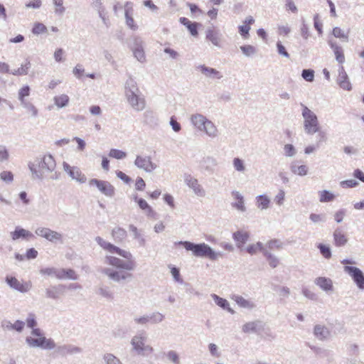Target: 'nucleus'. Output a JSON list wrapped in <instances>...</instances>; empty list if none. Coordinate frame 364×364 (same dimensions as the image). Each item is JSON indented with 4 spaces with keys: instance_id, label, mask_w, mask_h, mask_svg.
I'll return each mask as SVG.
<instances>
[{
    "instance_id": "35",
    "label": "nucleus",
    "mask_w": 364,
    "mask_h": 364,
    "mask_svg": "<svg viewBox=\"0 0 364 364\" xmlns=\"http://www.w3.org/2000/svg\"><path fill=\"white\" fill-rule=\"evenodd\" d=\"M270 200L265 196H259L257 198V207L261 209H266L269 207Z\"/></svg>"
},
{
    "instance_id": "62",
    "label": "nucleus",
    "mask_w": 364,
    "mask_h": 364,
    "mask_svg": "<svg viewBox=\"0 0 364 364\" xmlns=\"http://www.w3.org/2000/svg\"><path fill=\"white\" fill-rule=\"evenodd\" d=\"M25 326V323L21 321H16L11 326V328L17 331H21Z\"/></svg>"
},
{
    "instance_id": "8",
    "label": "nucleus",
    "mask_w": 364,
    "mask_h": 364,
    "mask_svg": "<svg viewBox=\"0 0 364 364\" xmlns=\"http://www.w3.org/2000/svg\"><path fill=\"white\" fill-rule=\"evenodd\" d=\"M6 282L11 288L21 292H26L31 287V284L30 282H24L11 276H7L6 277Z\"/></svg>"
},
{
    "instance_id": "7",
    "label": "nucleus",
    "mask_w": 364,
    "mask_h": 364,
    "mask_svg": "<svg viewBox=\"0 0 364 364\" xmlns=\"http://www.w3.org/2000/svg\"><path fill=\"white\" fill-rule=\"evenodd\" d=\"M90 186H96L98 190L107 196H112L114 193V188L107 181L93 178L90 180Z\"/></svg>"
},
{
    "instance_id": "49",
    "label": "nucleus",
    "mask_w": 364,
    "mask_h": 364,
    "mask_svg": "<svg viewBox=\"0 0 364 364\" xmlns=\"http://www.w3.org/2000/svg\"><path fill=\"white\" fill-rule=\"evenodd\" d=\"M30 68V63H26L25 65H22L21 68H18L14 74L15 75H26L28 73V69Z\"/></svg>"
},
{
    "instance_id": "22",
    "label": "nucleus",
    "mask_w": 364,
    "mask_h": 364,
    "mask_svg": "<svg viewBox=\"0 0 364 364\" xmlns=\"http://www.w3.org/2000/svg\"><path fill=\"white\" fill-rule=\"evenodd\" d=\"M58 279H72L75 280L77 279V275L75 272L72 269H59L58 272Z\"/></svg>"
},
{
    "instance_id": "53",
    "label": "nucleus",
    "mask_w": 364,
    "mask_h": 364,
    "mask_svg": "<svg viewBox=\"0 0 364 364\" xmlns=\"http://www.w3.org/2000/svg\"><path fill=\"white\" fill-rule=\"evenodd\" d=\"M1 178L6 182H11L14 179V176L11 171H3L0 174Z\"/></svg>"
},
{
    "instance_id": "10",
    "label": "nucleus",
    "mask_w": 364,
    "mask_h": 364,
    "mask_svg": "<svg viewBox=\"0 0 364 364\" xmlns=\"http://www.w3.org/2000/svg\"><path fill=\"white\" fill-rule=\"evenodd\" d=\"M144 341V337L141 336H136L132 338V344L134 348L139 353H144V352L151 353L153 351V348L149 346H145Z\"/></svg>"
},
{
    "instance_id": "25",
    "label": "nucleus",
    "mask_w": 364,
    "mask_h": 364,
    "mask_svg": "<svg viewBox=\"0 0 364 364\" xmlns=\"http://www.w3.org/2000/svg\"><path fill=\"white\" fill-rule=\"evenodd\" d=\"M232 195L234 199L236 200L233 204V206L240 211H245V207L244 205L243 197L237 191H233Z\"/></svg>"
},
{
    "instance_id": "28",
    "label": "nucleus",
    "mask_w": 364,
    "mask_h": 364,
    "mask_svg": "<svg viewBox=\"0 0 364 364\" xmlns=\"http://www.w3.org/2000/svg\"><path fill=\"white\" fill-rule=\"evenodd\" d=\"M198 69L200 72L204 74L207 77H216L218 78L220 77V73L218 70L214 68H208L205 65H200L198 67Z\"/></svg>"
},
{
    "instance_id": "46",
    "label": "nucleus",
    "mask_w": 364,
    "mask_h": 364,
    "mask_svg": "<svg viewBox=\"0 0 364 364\" xmlns=\"http://www.w3.org/2000/svg\"><path fill=\"white\" fill-rule=\"evenodd\" d=\"M134 55L139 61L143 62L145 60V54L142 48L138 47L134 49Z\"/></svg>"
},
{
    "instance_id": "61",
    "label": "nucleus",
    "mask_w": 364,
    "mask_h": 364,
    "mask_svg": "<svg viewBox=\"0 0 364 364\" xmlns=\"http://www.w3.org/2000/svg\"><path fill=\"white\" fill-rule=\"evenodd\" d=\"M285 154L287 156H292L295 154V149L293 145L291 144H286L284 147Z\"/></svg>"
},
{
    "instance_id": "57",
    "label": "nucleus",
    "mask_w": 364,
    "mask_h": 364,
    "mask_svg": "<svg viewBox=\"0 0 364 364\" xmlns=\"http://www.w3.org/2000/svg\"><path fill=\"white\" fill-rule=\"evenodd\" d=\"M107 364H122L120 360L112 354L105 356Z\"/></svg>"
},
{
    "instance_id": "48",
    "label": "nucleus",
    "mask_w": 364,
    "mask_h": 364,
    "mask_svg": "<svg viewBox=\"0 0 364 364\" xmlns=\"http://www.w3.org/2000/svg\"><path fill=\"white\" fill-rule=\"evenodd\" d=\"M327 330L324 326H316L314 328V333L316 336H319L321 338L325 337Z\"/></svg>"
},
{
    "instance_id": "34",
    "label": "nucleus",
    "mask_w": 364,
    "mask_h": 364,
    "mask_svg": "<svg viewBox=\"0 0 364 364\" xmlns=\"http://www.w3.org/2000/svg\"><path fill=\"white\" fill-rule=\"evenodd\" d=\"M213 297L215 303L217 304V305H218L219 306H220L225 309H227L228 311H229L231 313H233V311L230 308V304L226 299H223L215 294H214L213 296Z\"/></svg>"
},
{
    "instance_id": "15",
    "label": "nucleus",
    "mask_w": 364,
    "mask_h": 364,
    "mask_svg": "<svg viewBox=\"0 0 364 364\" xmlns=\"http://www.w3.org/2000/svg\"><path fill=\"white\" fill-rule=\"evenodd\" d=\"M338 83L339 86L346 90H350L352 87L350 81L348 80V77L347 73L344 70L343 67L342 66L338 77Z\"/></svg>"
},
{
    "instance_id": "3",
    "label": "nucleus",
    "mask_w": 364,
    "mask_h": 364,
    "mask_svg": "<svg viewBox=\"0 0 364 364\" xmlns=\"http://www.w3.org/2000/svg\"><path fill=\"white\" fill-rule=\"evenodd\" d=\"M139 94L136 82L132 78L129 79L125 85V96L130 105L137 111L144 109L146 106L144 98Z\"/></svg>"
},
{
    "instance_id": "36",
    "label": "nucleus",
    "mask_w": 364,
    "mask_h": 364,
    "mask_svg": "<svg viewBox=\"0 0 364 364\" xmlns=\"http://www.w3.org/2000/svg\"><path fill=\"white\" fill-rule=\"evenodd\" d=\"M235 302L241 307L251 309L254 306V304L248 300H246L241 296H236L235 297Z\"/></svg>"
},
{
    "instance_id": "23",
    "label": "nucleus",
    "mask_w": 364,
    "mask_h": 364,
    "mask_svg": "<svg viewBox=\"0 0 364 364\" xmlns=\"http://www.w3.org/2000/svg\"><path fill=\"white\" fill-rule=\"evenodd\" d=\"M53 102L55 105L58 108H63L67 107L70 102V97L66 94H61L56 95L53 97Z\"/></svg>"
},
{
    "instance_id": "39",
    "label": "nucleus",
    "mask_w": 364,
    "mask_h": 364,
    "mask_svg": "<svg viewBox=\"0 0 364 364\" xmlns=\"http://www.w3.org/2000/svg\"><path fill=\"white\" fill-rule=\"evenodd\" d=\"M319 200L321 203L330 202L334 200L335 196L328 191H322L319 193Z\"/></svg>"
},
{
    "instance_id": "12",
    "label": "nucleus",
    "mask_w": 364,
    "mask_h": 364,
    "mask_svg": "<svg viewBox=\"0 0 364 364\" xmlns=\"http://www.w3.org/2000/svg\"><path fill=\"white\" fill-rule=\"evenodd\" d=\"M134 164L138 168L144 169L146 171L149 172L153 171L156 168V165L152 163L150 157L137 156Z\"/></svg>"
},
{
    "instance_id": "6",
    "label": "nucleus",
    "mask_w": 364,
    "mask_h": 364,
    "mask_svg": "<svg viewBox=\"0 0 364 364\" xmlns=\"http://www.w3.org/2000/svg\"><path fill=\"white\" fill-rule=\"evenodd\" d=\"M344 271L347 272L353 279L358 288L364 289V274L358 267L345 266Z\"/></svg>"
},
{
    "instance_id": "60",
    "label": "nucleus",
    "mask_w": 364,
    "mask_h": 364,
    "mask_svg": "<svg viewBox=\"0 0 364 364\" xmlns=\"http://www.w3.org/2000/svg\"><path fill=\"white\" fill-rule=\"evenodd\" d=\"M146 186L145 181L142 178H137L135 183V188L137 191H143Z\"/></svg>"
},
{
    "instance_id": "1",
    "label": "nucleus",
    "mask_w": 364,
    "mask_h": 364,
    "mask_svg": "<svg viewBox=\"0 0 364 364\" xmlns=\"http://www.w3.org/2000/svg\"><path fill=\"white\" fill-rule=\"evenodd\" d=\"M97 242L105 250L111 253H117L122 257L127 259L126 262L122 261L119 258L113 256H107L105 257V262L111 266L115 267L119 269L126 270H133L135 267V262L132 259V254L126 250H122L114 245L106 242L102 237H97L96 238Z\"/></svg>"
},
{
    "instance_id": "32",
    "label": "nucleus",
    "mask_w": 364,
    "mask_h": 364,
    "mask_svg": "<svg viewBox=\"0 0 364 364\" xmlns=\"http://www.w3.org/2000/svg\"><path fill=\"white\" fill-rule=\"evenodd\" d=\"M262 251L264 252L263 245L259 242H257L256 244L250 245L246 248V252L251 255Z\"/></svg>"
},
{
    "instance_id": "47",
    "label": "nucleus",
    "mask_w": 364,
    "mask_h": 364,
    "mask_svg": "<svg viewBox=\"0 0 364 364\" xmlns=\"http://www.w3.org/2000/svg\"><path fill=\"white\" fill-rule=\"evenodd\" d=\"M30 94V88L26 85L21 87L18 92V98L21 102L24 101V97L28 96Z\"/></svg>"
},
{
    "instance_id": "14",
    "label": "nucleus",
    "mask_w": 364,
    "mask_h": 364,
    "mask_svg": "<svg viewBox=\"0 0 364 364\" xmlns=\"http://www.w3.org/2000/svg\"><path fill=\"white\" fill-rule=\"evenodd\" d=\"M64 168L65 171H67L73 178L77 180L80 183H84L86 181L85 176L80 171V170L78 168L72 167L68 164H65Z\"/></svg>"
},
{
    "instance_id": "50",
    "label": "nucleus",
    "mask_w": 364,
    "mask_h": 364,
    "mask_svg": "<svg viewBox=\"0 0 364 364\" xmlns=\"http://www.w3.org/2000/svg\"><path fill=\"white\" fill-rule=\"evenodd\" d=\"M302 77L306 81L312 82L314 78V72L312 70H304L302 72Z\"/></svg>"
},
{
    "instance_id": "63",
    "label": "nucleus",
    "mask_w": 364,
    "mask_h": 364,
    "mask_svg": "<svg viewBox=\"0 0 364 364\" xmlns=\"http://www.w3.org/2000/svg\"><path fill=\"white\" fill-rule=\"evenodd\" d=\"M286 8L292 13L297 12V8L292 0H287Z\"/></svg>"
},
{
    "instance_id": "44",
    "label": "nucleus",
    "mask_w": 364,
    "mask_h": 364,
    "mask_svg": "<svg viewBox=\"0 0 364 364\" xmlns=\"http://www.w3.org/2000/svg\"><path fill=\"white\" fill-rule=\"evenodd\" d=\"M318 248L320 250L321 255L326 259H330L331 257V252L330 248L323 244H318Z\"/></svg>"
},
{
    "instance_id": "17",
    "label": "nucleus",
    "mask_w": 364,
    "mask_h": 364,
    "mask_svg": "<svg viewBox=\"0 0 364 364\" xmlns=\"http://www.w3.org/2000/svg\"><path fill=\"white\" fill-rule=\"evenodd\" d=\"M103 272L107 274L110 279L115 281H120L122 279H126L127 278L132 276L131 274L124 273L123 272L113 271L109 269H105Z\"/></svg>"
},
{
    "instance_id": "55",
    "label": "nucleus",
    "mask_w": 364,
    "mask_h": 364,
    "mask_svg": "<svg viewBox=\"0 0 364 364\" xmlns=\"http://www.w3.org/2000/svg\"><path fill=\"white\" fill-rule=\"evenodd\" d=\"M277 48L278 53L280 55H282L286 58H289V53L287 51L285 47L282 45V43L280 41L277 42Z\"/></svg>"
},
{
    "instance_id": "41",
    "label": "nucleus",
    "mask_w": 364,
    "mask_h": 364,
    "mask_svg": "<svg viewBox=\"0 0 364 364\" xmlns=\"http://www.w3.org/2000/svg\"><path fill=\"white\" fill-rule=\"evenodd\" d=\"M332 33H333V35L336 38H342V39H345L346 41H348V33H346L341 28H339V27L333 28Z\"/></svg>"
},
{
    "instance_id": "26",
    "label": "nucleus",
    "mask_w": 364,
    "mask_h": 364,
    "mask_svg": "<svg viewBox=\"0 0 364 364\" xmlns=\"http://www.w3.org/2000/svg\"><path fill=\"white\" fill-rule=\"evenodd\" d=\"M112 235L116 242H122L127 237V232L124 229L117 227L112 230Z\"/></svg>"
},
{
    "instance_id": "4",
    "label": "nucleus",
    "mask_w": 364,
    "mask_h": 364,
    "mask_svg": "<svg viewBox=\"0 0 364 364\" xmlns=\"http://www.w3.org/2000/svg\"><path fill=\"white\" fill-rule=\"evenodd\" d=\"M31 335L32 336L27 337L26 339L30 346L49 350L55 347V342L50 338H46L40 328H33Z\"/></svg>"
},
{
    "instance_id": "13",
    "label": "nucleus",
    "mask_w": 364,
    "mask_h": 364,
    "mask_svg": "<svg viewBox=\"0 0 364 364\" xmlns=\"http://www.w3.org/2000/svg\"><path fill=\"white\" fill-rule=\"evenodd\" d=\"M134 199L135 202L137 203L139 208L145 212L147 217L151 218H156V213L144 199L138 198L137 196H135Z\"/></svg>"
},
{
    "instance_id": "43",
    "label": "nucleus",
    "mask_w": 364,
    "mask_h": 364,
    "mask_svg": "<svg viewBox=\"0 0 364 364\" xmlns=\"http://www.w3.org/2000/svg\"><path fill=\"white\" fill-rule=\"evenodd\" d=\"M264 255L266 257L268 262H269V264L273 267V268H275L276 267H277V265L279 264V259L273 256L272 255L268 253L266 251H264Z\"/></svg>"
},
{
    "instance_id": "45",
    "label": "nucleus",
    "mask_w": 364,
    "mask_h": 364,
    "mask_svg": "<svg viewBox=\"0 0 364 364\" xmlns=\"http://www.w3.org/2000/svg\"><path fill=\"white\" fill-rule=\"evenodd\" d=\"M59 272V269H55L53 267H47L42 269L41 270V273L44 275L48 276H54L55 278L58 279V272Z\"/></svg>"
},
{
    "instance_id": "2",
    "label": "nucleus",
    "mask_w": 364,
    "mask_h": 364,
    "mask_svg": "<svg viewBox=\"0 0 364 364\" xmlns=\"http://www.w3.org/2000/svg\"><path fill=\"white\" fill-rule=\"evenodd\" d=\"M304 117V127L308 134L318 133V143L325 141L326 139V133L320 131V125L316 115L307 107L304 106L302 109Z\"/></svg>"
},
{
    "instance_id": "31",
    "label": "nucleus",
    "mask_w": 364,
    "mask_h": 364,
    "mask_svg": "<svg viewBox=\"0 0 364 364\" xmlns=\"http://www.w3.org/2000/svg\"><path fill=\"white\" fill-rule=\"evenodd\" d=\"M291 170L294 174L303 176H306L308 173V167L306 165H292Z\"/></svg>"
},
{
    "instance_id": "30",
    "label": "nucleus",
    "mask_w": 364,
    "mask_h": 364,
    "mask_svg": "<svg viewBox=\"0 0 364 364\" xmlns=\"http://www.w3.org/2000/svg\"><path fill=\"white\" fill-rule=\"evenodd\" d=\"M206 38L211 41L215 46H218L220 43V38L218 33L214 30L209 29L207 31Z\"/></svg>"
},
{
    "instance_id": "5",
    "label": "nucleus",
    "mask_w": 364,
    "mask_h": 364,
    "mask_svg": "<svg viewBox=\"0 0 364 364\" xmlns=\"http://www.w3.org/2000/svg\"><path fill=\"white\" fill-rule=\"evenodd\" d=\"M186 250L192 251L193 255L196 257H207L210 259H215L217 256L213 250L206 244H193L191 242L185 241L181 242Z\"/></svg>"
},
{
    "instance_id": "37",
    "label": "nucleus",
    "mask_w": 364,
    "mask_h": 364,
    "mask_svg": "<svg viewBox=\"0 0 364 364\" xmlns=\"http://www.w3.org/2000/svg\"><path fill=\"white\" fill-rule=\"evenodd\" d=\"M202 130H204L208 135L215 136L217 132V129L215 125L209 120H207L205 124L203 127Z\"/></svg>"
},
{
    "instance_id": "9",
    "label": "nucleus",
    "mask_w": 364,
    "mask_h": 364,
    "mask_svg": "<svg viewBox=\"0 0 364 364\" xmlns=\"http://www.w3.org/2000/svg\"><path fill=\"white\" fill-rule=\"evenodd\" d=\"M36 233L42 237L50 242H56L60 240L62 238L61 235L47 228H39L36 230Z\"/></svg>"
},
{
    "instance_id": "33",
    "label": "nucleus",
    "mask_w": 364,
    "mask_h": 364,
    "mask_svg": "<svg viewBox=\"0 0 364 364\" xmlns=\"http://www.w3.org/2000/svg\"><path fill=\"white\" fill-rule=\"evenodd\" d=\"M316 284L325 290H329L332 287L331 281L325 277H318L316 279Z\"/></svg>"
},
{
    "instance_id": "52",
    "label": "nucleus",
    "mask_w": 364,
    "mask_h": 364,
    "mask_svg": "<svg viewBox=\"0 0 364 364\" xmlns=\"http://www.w3.org/2000/svg\"><path fill=\"white\" fill-rule=\"evenodd\" d=\"M26 324L28 328H36L37 322L36 321L35 316L33 314H30L29 316L26 319Z\"/></svg>"
},
{
    "instance_id": "38",
    "label": "nucleus",
    "mask_w": 364,
    "mask_h": 364,
    "mask_svg": "<svg viewBox=\"0 0 364 364\" xmlns=\"http://www.w3.org/2000/svg\"><path fill=\"white\" fill-rule=\"evenodd\" d=\"M47 27L42 23L36 22L33 24L32 33L35 35H39L47 32Z\"/></svg>"
},
{
    "instance_id": "11",
    "label": "nucleus",
    "mask_w": 364,
    "mask_h": 364,
    "mask_svg": "<svg viewBox=\"0 0 364 364\" xmlns=\"http://www.w3.org/2000/svg\"><path fill=\"white\" fill-rule=\"evenodd\" d=\"M124 10L126 23L127 26L130 29L136 31L138 28V26L135 23L134 18L132 16L133 13L132 3L129 1L126 2L124 4Z\"/></svg>"
},
{
    "instance_id": "29",
    "label": "nucleus",
    "mask_w": 364,
    "mask_h": 364,
    "mask_svg": "<svg viewBox=\"0 0 364 364\" xmlns=\"http://www.w3.org/2000/svg\"><path fill=\"white\" fill-rule=\"evenodd\" d=\"M331 47L333 49L337 61L339 63L343 64L345 61V56L341 48L333 43L331 44Z\"/></svg>"
},
{
    "instance_id": "20",
    "label": "nucleus",
    "mask_w": 364,
    "mask_h": 364,
    "mask_svg": "<svg viewBox=\"0 0 364 364\" xmlns=\"http://www.w3.org/2000/svg\"><path fill=\"white\" fill-rule=\"evenodd\" d=\"M11 235L14 240H16L21 237L30 239L34 237L32 232L21 228H16L14 232H11Z\"/></svg>"
},
{
    "instance_id": "51",
    "label": "nucleus",
    "mask_w": 364,
    "mask_h": 364,
    "mask_svg": "<svg viewBox=\"0 0 364 364\" xmlns=\"http://www.w3.org/2000/svg\"><path fill=\"white\" fill-rule=\"evenodd\" d=\"M240 49L243 53L247 56L252 55L255 52V47L250 45L241 46Z\"/></svg>"
},
{
    "instance_id": "42",
    "label": "nucleus",
    "mask_w": 364,
    "mask_h": 364,
    "mask_svg": "<svg viewBox=\"0 0 364 364\" xmlns=\"http://www.w3.org/2000/svg\"><path fill=\"white\" fill-rule=\"evenodd\" d=\"M109 156L117 159H122L127 156V154L121 150L112 149L109 151Z\"/></svg>"
},
{
    "instance_id": "27",
    "label": "nucleus",
    "mask_w": 364,
    "mask_h": 364,
    "mask_svg": "<svg viewBox=\"0 0 364 364\" xmlns=\"http://www.w3.org/2000/svg\"><path fill=\"white\" fill-rule=\"evenodd\" d=\"M207 120L208 119L204 116L198 114L193 115L191 117V121L194 126L201 130L204 124H205Z\"/></svg>"
},
{
    "instance_id": "18",
    "label": "nucleus",
    "mask_w": 364,
    "mask_h": 364,
    "mask_svg": "<svg viewBox=\"0 0 364 364\" xmlns=\"http://www.w3.org/2000/svg\"><path fill=\"white\" fill-rule=\"evenodd\" d=\"M255 23V19L252 16H248L243 22V25L238 27L240 34L244 38H248L250 26Z\"/></svg>"
},
{
    "instance_id": "19",
    "label": "nucleus",
    "mask_w": 364,
    "mask_h": 364,
    "mask_svg": "<svg viewBox=\"0 0 364 364\" xmlns=\"http://www.w3.org/2000/svg\"><path fill=\"white\" fill-rule=\"evenodd\" d=\"M179 21L188 29L192 36H197L198 35V28L200 26L198 23L191 22L186 17L180 18Z\"/></svg>"
},
{
    "instance_id": "59",
    "label": "nucleus",
    "mask_w": 364,
    "mask_h": 364,
    "mask_svg": "<svg viewBox=\"0 0 364 364\" xmlns=\"http://www.w3.org/2000/svg\"><path fill=\"white\" fill-rule=\"evenodd\" d=\"M168 358L170 360H171L174 364H180L178 355L174 351H169L167 354Z\"/></svg>"
},
{
    "instance_id": "40",
    "label": "nucleus",
    "mask_w": 364,
    "mask_h": 364,
    "mask_svg": "<svg viewBox=\"0 0 364 364\" xmlns=\"http://www.w3.org/2000/svg\"><path fill=\"white\" fill-rule=\"evenodd\" d=\"M257 328V321H251L246 323L242 326V331L244 333H248L251 332H255Z\"/></svg>"
},
{
    "instance_id": "21",
    "label": "nucleus",
    "mask_w": 364,
    "mask_h": 364,
    "mask_svg": "<svg viewBox=\"0 0 364 364\" xmlns=\"http://www.w3.org/2000/svg\"><path fill=\"white\" fill-rule=\"evenodd\" d=\"M334 244L337 247L345 245L348 242L346 234L341 230L336 229L333 232Z\"/></svg>"
},
{
    "instance_id": "54",
    "label": "nucleus",
    "mask_w": 364,
    "mask_h": 364,
    "mask_svg": "<svg viewBox=\"0 0 364 364\" xmlns=\"http://www.w3.org/2000/svg\"><path fill=\"white\" fill-rule=\"evenodd\" d=\"M267 247L269 250H279L282 247V245L279 241L277 240H272L267 242Z\"/></svg>"
},
{
    "instance_id": "58",
    "label": "nucleus",
    "mask_w": 364,
    "mask_h": 364,
    "mask_svg": "<svg viewBox=\"0 0 364 364\" xmlns=\"http://www.w3.org/2000/svg\"><path fill=\"white\" fill-rule=\"evenodd\" d=\"M64 55V50L62 48H58L54 53L55 60L60 63L63 60Z\"/></svg>"
},
{
    "instance_id": "56",
    "label": "nucleus",
    "mask_w": 364,
    "mask_h": 364,
    "mask_svg": "<svg viewBox=\"0 0 364 364\" xmlns=\"http://www.w3.org/2000/svg\"><path fill=\"white\" fill-rule=\"evenodd\" d=\"M233 165H234L235 168L237 171H243L245 170V166H244V164H243V161L241 159H238V158H235L233 160Z\"/></svg>"
},
{
    "instance_id": "24",
    "label": "nucleus",
    "mask_w": 364,
    "mask_h": 364,
    "mask_svg": "<svg viewBox=\"0 0 364 364\" xmlns=\"http://www.w3.org/2000/svg\"><path fill=\"white\" fill-rule=\"evenodd\" d=\"M235 240L237 242V246L240 247L243 245L249 238V234L245 231H237L233 234Z\"/></svg>"
},
{
    "instance_id": "64",
    "label": "nucleus",
    "mask_w": 364,
    "mask_h": 364,
    "mask_svg": "<svg viewBox=\"0 0 364 364\" xmlns=\"http://www.w3.org/2000/svg\"><path fill=\"white\" fill-rule=\"evenodd\" d=\"M38 256V252L34 248H30L27 250L26 257L28 259H35Z\"/></svg>"
},
{
    "instance_id": "16",
    "label": "nucleus",
    "mask_w": 364,
    "mask_h": 364,
    "mask_svg": "<svg viewBox=\"0 0 364 364\" xmlns=\"http://www.w3.org/2000/svg\"><path fill=\"white\" fill-rule=\"evenodd\" d=\"M186 182L187 185L193 190L196 194L200 196H204L205 192L201 186L198 183L197 179L188 176L186 178Z\"/></svg>"
}]
</instances>
